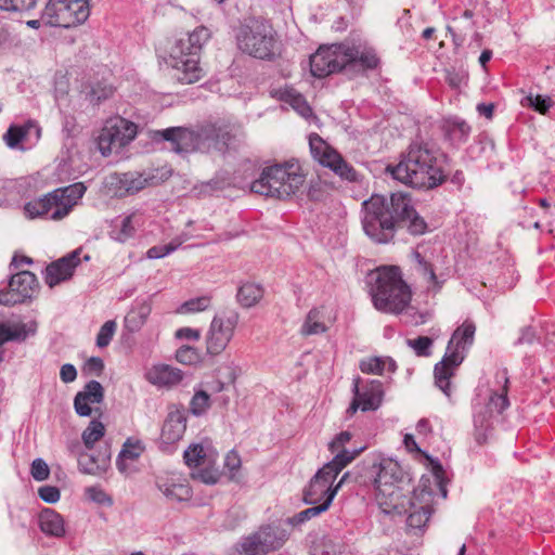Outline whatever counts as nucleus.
I'll use <instances>...</instances> for the list:
<instances>
[{
    "instance_id": "60",
    "label": "nucleus",
    "mask_w": 555,
    "mask_h": 555,
    "mask_svg": "<svg viewBox=\"0 0 555 555\" xmlns=\"http://www.w3.org/2000/svg\"><path fill=\"white\" fill-rule=\"evenodd\" d=\"M114 92V89L112 86H104V87H93L91 90V96L92 100H95L98 102L106 100L109 98Z\"/></svg>"
},
{
    "instance_id": "31",
    "label": "nucleus",
    "mask_w": 555,
    "mask_h": 555,
    "mask_svg": "<svg viewBox=\"0 0 555 555\" xmlns=\"http://www.w3.org/2000/svg\"><path fill=\"white\" fill-rule=\"evenodd\" d=\"M31 131L35 132L37 138L40 137V127L34 120H28L22 126L12 125L4 133L3 139L9 147L15 149L21 142L30 135Z\"/></svg>"
},
{
    "instance_id": "35",
    "label": "nucleus",
    "mask_w": 555,
    "mask_h": 555,
    "mask_svg": "<svg viewBox=\"0 0 555 555\" xmlns=\"http://www.w3.org/2000/svg\"><path fill=\"white\" fill-rule=\"evenodd\" d=\"M159 491L170 501H188L192 498V489L188 483L175 480L157 482Z\"/></svg>"
},
{
    "instance_id": "50",
    "label": "nucleus",
    "mask_w": 555,
    "mask_h": 555,
    "mask_svg": "<svg viewBox=\"0 0 555 555\" xmlns=\"http://www.w3.org/2000/svg\"><path fill=\"white\" fill-rule=\"evenodd\" d=\"M433 343L434 340L427 336H418L406 340V345L414 350L417 357H429Z\"/></svg>"
},
{
    "instance_id": "48",
    "label": "nucleus",
    "mask_w": 555,
    "mask_h": 555,
    "mask_svg": "<svg viewBox=\"0 0 555 555\" xmlns=\"http://www.w3.org/2000/svg\"><path fill=\"white\" fill-rule=\"evenodd\" d=\"M210 408V397L204 390L195 391L190 402V411L193 415L199 416Z\"/></svg>"
},
{
    "instance_id": "51",
    "label": "nucleus",
    "mask_w": 555,
    "mask_h": 555,
    "mask_svg": "<svg viewBox=\"0 0 555 555\" xmlns=\"http://www.w3.org/2000/svg\"><path fill=\"white\" fill-rule=\"evenodd\" d=\"M117 324L115 321L109 320L106 321L100 328L98 336H96V346L99 348H104L109 345L115 331H116Z\"/></svg>"
},
{
    "instance_id": "2",
    "label": "nucleus",
    "mask_w": 555,
    "mask_h": 555,
    "mask_svg": "<svg viewBox=\"0 0 555 555\" xmlns=\"http://www.w3.org/2000/svg\"><path fill=\"white\" fill-rule=\"evenodd\" d=\"M447 157L429 142H412L388 172L397 181L414 189L431 190L447 180Z\"/></svg>"
},
{
    "instance_id": "61",
    "label": "nucleus",
    "mask_w": 555,
    "mask_h": 555,
    "mask_svg": "<svg viewBox=\"0 0 555 555\" xmlns=\"http://www.w3.org/2000/svg\"><path fill=\"white\" fill-rule=\"evenodd\" d=\"M60 377L64 383H72L77 377V370L73 364L66 363L61 366Z\"/></svg>"
},
{
    "instance_id": "42",
    "label": "nucleus",
    "mask_w": 555,
    "mask_h": 555,
    "mask_svg": "<svg viewBox=\"0 0 555 555\" xmlns=\"http://www.w3.org/2000/svg\"><path fill=\"white\" fill-rule=\"evenodd\" d=\"M144 448L142 443L139 440H131L127 439V441L124 443L122 449L118 455L116 465L120 472L126 470V465L124 464L125 460H137L141 453L143 452Z\"/></svg>"
},
{
    "instance_id": "10",
    "label": "nucleus",
    "mask_w": 555,
    "mask_h": 555,
    "mask_svg": "<svg viewBox=\"0 0 555 555\" xmlns=\"http://www.w3.org/2000/svg\"><path fill=\"white\" fill-rule=\"evenodd\" d=\"M291 168L292 166L282 165L264 168L259 179L251 183V192L276 198L291 196L304 183V177L298 172L291 171Z\"/></svg>"
},
{
    "instance_id": "24",
    "label": "nucleus",
    "mask_w": 555,
    "mask_h": 555,
    "mask_svg": "<svg viewBox=\"0 0 555 555\" xmlns=\"http://www.w3.org/2000/svg\"><path fill=\"white\" fill-rule=\"evenodd\" d=\"M281 545L282 542L275 538L270 527L262 529L242 544L246 554L267 553L271 550L279 548Z\"/></svg>"
},
{
    "instance_id": "56",
    "label": "nucleus",
    "mask_w": 555,
    "mask_h": 555,
    "mask_svg": "<svg viewBox=\"0 0 555 555\" xmlns=\"http://www.w3.org/2000/svg\"><path fill=\"white\" fill-rule=\"evenodd\" d=\"M87 498L99 504H112L109 495L98 486L88 487L85 490Z\"/></svg>"
},
{
    "instance_id": "53",
    "label": "nucleus",
    "mask_w": 555,
    "mask_h": 555,
    "mask_svg": "<svg viewBox=\"0 0 555 555\" xmlns=\"http://www.w3.org/2000/svg\"><path fill=\"white\" fill-rule=\"evenodd\" d=\"M176 359L182 364H194L198 362L199 354L197 350L190 346H182L176 352Z\"/></svg>"
},
{
    "instance_id": "62",
    "label": "nucleus",
    "mask_w": 555,
    "mask_h": 555,
    "mask_svg": "<svg viewBox=\"0 0 555 555\" xmlns=\"http://www.w3.org/2000/svg\"><path fill=\"white\" fill-rule=\"evenodd\" d=\"M446 79L450 87L456 89V88L461 87V85L466 79V76L464 73H459L455 70H448Z\"/></svg>"
},
{
    "instance_id": "39",
    "label": "nucleus",
    "mask_w": 555,
    "mask_h": 555,
    "mask_svg": "<svg viewBox=\"0 0 555 555\" xmlns=\"http://www.w3.org/2000/svg\"><path fill=\"white\" fill-rule=\"evenodd\" d=\"M262 296V287L255 283H245L241 285L236 294L237 301L245 308L255 306Z\"/></svg>"
},
{
    "instance_id": "17",
    "label": "nucleus",
    "mask_w": 555,
    "mask_h": 555,
    "mask_svg": "<svg viewBox=\"0 0 555 555\" xmlns=\"http://www.w3.org/2000/svg\"><path fill=\"white\" fill-rule=\"evenodd\" d=\"M37 286V278L30 271L13 274L8 291H0V305L14 306L31 298Z\"/></svg>"
},
{
    "instance_id": "58",
    "label": "nucleus",
    "mask_w": 555,
    "mask_h": 555,
    "mask_svg": "<svg viewBox=\"0 0 555 555\" xmlns=\"http://www.w3.org/2000/svg\"><path fill=\"white\" fill-rule=\"evenodd\" d=\"M104 370V362L99 357H92L90 358L83 367V371L87 374L100 376Z\"/></svg>"
},
{
    "instance_id": "4",
    "label": "nucleus",
    "mask_w": 555,
    "mask_h": 555,
    "mask_svg": "<svg viewBox=\"0 0 555 555\" xmlns=\"http://www.w3.org/2000/svg\"><path fill=\"white\" fill-rule=\"evenodd\" d=\"M370 478L375 488V499L384 512L406 513V504L412 505V496L403 493L401 485L404 472L392 459H382L370 468Z\"/></svg>"
},
{
    "instance_id": "41",
    "label": "nucleus",
    "mask_w": 555,
    "mask_h": 555,
    "mask_svg": "<svg viewBox=\"0 0 555 555\" xmlns=\"http://www.w3.org/2000/svg\"><path fill=\"white\" fill-rule=\"evenodd\" d=\"M493 412L490 411L486 405L481 406L480 410L476 411L474 415V426L476 429V439L479 443L483 442L487 438V431L492 426Z\"/></svg>"
},
{
    "instance_id": "38",
    "label": "nucleus",
    "mask_w": 555,
    "mask_h": 555,
    "mask_svg": "<svg viewBox=\"0 0 555 555\" xmlns=\"http://www.w3.org/2000/svg\"><path fill=\"white\" fill-rule=\"evenodd\" d=\"M133 216H127L124 218H117L112 221V229L109 231V236L120 243L126 242L130 237L133 236L135 229L132 224Z\"/></svg>"
},
{
    "instance_id": "40",
    "label": "nucleus",
    "mask_w": 555,
    "mask_h": 555,
    "mask_svg": "<svg viewBox=\"0 0 555 555\" xmlns=\"http://www.w3.org/2000/svg\"><path fill=\"white\" fill-rule=\"evenodd\" d=\"M332 501L333 492H331L327 500H324L321 504H311V507L295 514L292 518H289L288 522L293 526L301 525L327 511L332 504Z\"/></svg>"
},
{
    "instance_id": "30",
    "label": "nucleus",
    "mask_w": 555,
    "mask_h": 555,
    "mask_svg": "<svg viewBox=\"0 0 555 555\" xmlns=\"http://www.w3.org/2000/svg\"><path fill=\"white\" fill-rule=\"evenodd\" d=\"M309 146L312 157L322 166H330L337 159L338 152L330 146L318 133L309 135Z\"/></svg>"
},
{
    "instance_id": "46",
    "label": "nucleus",
    "mask_w": 555,
    "mask_h": 555,
    "mask_svg": "<svg viewBox=\"0 0 555 555\" xmlns=\"http://www.w3.org/2000/svg\"><path fill=\"white\" fill-rule=\"evenodd\" d=\"M211 304V297L208 295L191 298L183 302L180 308L178 309V312L180 313H196L205 311L209 308Z\"/></svg>"
},
{
    "instance_id": "13",
    "label": "nucleus",
    "mask_w": 555,
    "mask_h": 555,
    "mask_svg": "<svg viewBox=\"0 0 555 555\" xmlns=\"http://www.w3.org/2000/svg\"><path fill=\"white\" fill-rule=\"evenodd\" d=\"M137 135V125L121 117L108 119L98 138V146L103 156H108L113 149H121Z\"/></svg>"
},
{
    "instance_id": "11",
    "label": "nucleus",
    "mask_w": 555,
    "mask_h": 555,
    "mask_svg": "<svg viewBox=\"0 0 555 555\" xmlns=\"http://www.w3.org/2000/svg\"><path fill=\"white\" fill-rule=\"evenodd\" d=\"M236 40L241 51L256 59L272 60L275 55V33L267 23L255 21L242 26Z\"/></svg>"
},
{
    "instance_id": "33",
    "label": "nucleus",
    "mask_w": 555,
    "mask_h": 555,
    "mask_svg": "<svg viewBox=\"0 0 555 555\" xmlns=\"http://www.w3.org/2000/svg\"><path fill=\"white\" fill-rule=\"evenodd\" d=\"M152 306L147 300L137 302L125 317V327L131 332H138L147 321Z\"/></svg>"
},
{
    "instance_id": "28",
    "label": "nucleus",
    "mask_w": 555,
    "mask_h": 555,
    "mask_svg": "<svg viewBox=\"0 0 555 555\" xmlns=\"http://www.w3.org/2000/svg\"><path fill=\"white\" fill-rule=\"evenodd\" d=\"M38 525L40 530L49 537L62 538L66 532L63 517L52 508L41 511Z\"/></svg>"
},
{
    "instance_id": "64",
    "label": "nucleus",
    "mask_w": 555,
    "mask_h": 555,
    "mask_svg": "<svg viewBox=\"0 0 555 555\" xmlns=\"http://www.w3.org/2000/svg\"><path fill=\"white\" fill-rule=\"evenodd\" d=\"M176 336L178 338L198 340L201 332L191 327H181L176 332Z\"/></svg>"
},
{
    "instance_id": "27",
    "label": "nucleus",
    "mask_w": 555,
    "mask_h": 555,
    "mask_svg": "<svg viewBox=\"0 0 555 555\" xmlns=\"http://www.w3.org/2000/svg\"><path fill=\"white\" fill-rule=\"evenodd\" d=\"M217 453L209 444H191L183 453L185 464L191 468H197L216 462Z\"/></svg>"
},
{
    "instance_id": "16",
    "label": "nucleus",
    "mask_w": 555,
    "mask_h": 555,
    "mask_svg": "<svg viewBox=\"0 0 555 555\" xmlns=\"http://www.w3.org/2000/svg\"><path fill=\"white\" fill-rule=\"evenodd\" d=\"M354 398L347 413L354 414L358 409L363 412L377 410L383 401L384 389L382 382L370 379L363 382L360 377L353 379Z\"/></svg>"
},
{
    "instance_id": "34",
    "label": "nucleus",
    "mask_w": 555,
    "mask_h": 555,
    "mask_svg": "<svg viewBox=\"0 0 555 555\" xmlns=\"http://www.w3.org/2000/svg\"><path fill=\"white\" fill-rule=\"evenodd\" d=\"M274 96L289 104L302 117L307 118L312 114L306 99L293 88L278 89L274 91Z\"/></svg>"
},
{
    "instance_id": "43",
    "label": "nucleus",
    "mask_w": 555,
    "mask_h": 555,
    "mask_svg": "<svg viewBox=\"0 0 555 555\" xmlns=\"http://www.w3.org/2000/svg\"><path fill=\"white\" fill-rule=\"evenodd\" d=\"M105 434V427L102 422L92 420L87 428L82 431L81 439L83 446L91 450L95 442L101 440Z\"/></svg>"
},
{
    "instance_id": "22",
    "label": "nucleus",
    "mask_w": 555,
    "mask_h": 555,
    "mask_svg": "<svg viewBox=\"0 0 555 555\" xmlns=\"http://www.w3.org/2000/svg\"><path fill=\"white\" fill-rule=\"evenodd\" d=\"M37 331V323L29 322H12L2 321L0 319V363L4 359V351L2 346L8 341L22 343L26 340L29 335H34Z\"/></svg>"
},
{
    "instance_id": "14",
    "label": "nucleus",
    "mask_w": 555,
    "mask_h": 555,
    "mask_svg": "<svg viewBox=\"0 0 555 555\" xmlns=\"http://www.w3.org/2000/svg\"><path fill=\"white\" fill-rule=\"evenodd\" d=\"M238 313L228 311L216 314L206 335V350L211 356L220 354L234 335Z\"/></svg>"
},
{
    "instance_id": "57",
    "label": "nucleus",
    "mask_w": 555,
    "mask_h": 555,
    "mask_svg": "<svg viewBox=\"0 0 555 555\" xmlns=\"http://www.w3.org/2000/svg\"><path fill=\"white\" fill-rule=\"evenodd\" d=\"M39 498L47 503H55L60 500V490L53 486H43L38 490Z\"/></svg>"
},
{
    "instance_id": "45",
    "label": "nucleus",
    "mask_w": 555,
    "mask_h": 555,
    "mask_svg": "<svg viewBox=\"0 0 555 555\" xmlns=\"http://www.w3.org/2000/svg\"><path fill=\"white\" fill-rule=\"evenodd\" d=\"M327 167L331 168L341 179L350 182L358 180V173L354 168L345 162L339 153L337 154V159H334V162H332V164Z\"/></svg>"
},
{
    "instance_id": "6",
    "label": "nucleus",
    "mask_w": 555,
    "mask_h": 555,
    "mask_svg": "<svg viewBox=\"0 0 555 555\" xmlns=\"http://www.w3.org/2000/svg\"><path fill=\"white\" fill-rule=\"evenodd\" d=\"M371 296L378 311L399 314L409 307L412 293L398 267H384L375 273Z\"/></svg>"
},
{
    "instance_id": "29",
    "label": "nucleus",
    "mask_w": 555,
    "mask_h": 555,
    "mask_svg": "<svg viewBox=\"0 0 555 555\" xmlns=\"http://www.w3.org/2000/svg\"><path fill=\"white\" fill-rule=\"evenodd\" d=\"M496 382L498 384H502V386L500 389L493 391L486 406L490 411L495 412L496 414H501L509 405L507 398L509 379L506 369H503L496 373Z\"/></svg>"
},
{
    "instance_id": "44",
    "label": "nucleus",
    "mask_w": 555,
    "mask_h": 555,
    "mask_svg": "<svg viewBox=\"0 0 555 555\" xmlns=\"http://www.w3.org/2000/svg\"><path fill=\"white\" fill-rule=\"evenodd\" d=\"M220 472L218 467L215 466V463L206 464L204 466H199L194 468L191 473V477L195 480H199L206 485H215L220 479Z\"/></svg>"
},
{
    "instance_id": "63",
    "label": "nucleus",
    "mask_w": 555,
    "mask_h": 555,
    "mask_svg": "<svg viewBox=\"0 0 555 555\" xmlns=\"http://www.w3.org/2000/svg\"><path fill=\"white\" fill-rule=\"evenodd\" d=\"M224 466L229 468L230 472H235L241 466V459L237 453L231 451L227 454L224 459Z\"/></svg>"
},
{
    "instance_id": "8",
    "label": "nucleus",
    "mask_w": 555,
    "mask_h": 555,
    "mask_svg": "<svg viewBox=\"0 0 555 555\" xmlns=\"http://www.w3.org/2000/svg\"><path fill=\"white\" fill-rule=\"evenodd\" d=\"M475 332L476 326L472 321H465L459 326L448 343L443 358L435 365V384L447 397L451 396L450 379L464 360L462 351L473 345Z\"/></svg>"
},
{
    "instance_id": "37",
    "label": "nucleus",
    "mask_w": 555,
    "mask_h": 555,
    "mask_svg": "<svg viewBox=\"0 0 555 555\" xmlns=\"http://www.w3.org/2000/svg\"><path fill=\"white\" fill-rule=\"evenodd\" d=\"M406 508L409 509L405 513L408 515L406 524L410 528L421 529L429 520L431 514L429 505H421L417 507L415 502L412 500V505L410 506L409 504H406ZM398 514L401 515L402 513Z\"/></svg>"
},
{
    "instance_id": "59",
    "label": "nucleus",
    "mask_w": 555,
    "mask_h": 555,
    "mask_svg": "<svg viewBox=\"0 0 555 555\" xmlns=\"http://www.w3.org/2000/svg\"><path fill=\"white\" fill-rule=\"evenodd\" d=\"M351 439V434L349 431H341L338 434L335 439L330 443V450L332 453L341 452L343 450H339L341 447L345 446V443L349 442Z\"/></svg>"
},
{
    "instance_id": "49",
    "label": "nucleus",
    "mask_w": 555,
    "mask_h": 555,
    "mask_svg": "<svg viewBox=\"0 0 555 555\" xmlns=\"http://www.w3.org/2000/svg\"><path fill=\"white\" fill-rule=\"evenodd\" d=\"M37 0H0V10L7 12L26 13L33 10Z\"/></svg>"
},
{
    "instance_id": "21",
    "label": "nucleus",
    "mask_w": 555,
    "mask_h": 555,
    "mask_svg": "<svg viewBox=\"0 0 555 555\" xmlns=\"http://www.w3.org/2000/svg\"><path fill=\"white\" fill-rule=\"evenodd\" d=\"M104 400V388L98 380L88 382L82 390L78 391L74 398V409L79 416H90L92 414L91 404L101 403Z\"/></svg>"
},
{
    "instance_id": "19",
    "label": "nucleus",
    "mask_w": 555,
    "mask_h": 555,
    "mask_svg": "<svg viewBox=\"0 0 555 555\" xmlns=\"http://www.w3.org/2000/svg\"><path fill=\"white\" fill-rule=\"evenodd\" d=\"M147 179L140 172H114L106 178L105 185L113 196L125 197L143 190Z\"/></svg>"
},
{
    "instance_id": "36",
    "label": "nucleus",
    "mask_w": 555,
    "mask_h": 555,
    "mask_svg": "<svg viewBox=\"0 0 555 555\" xmlns=\"http://www.w3.org/2000/svg\"><path fill=\"white\" fill-rule=\"evenodd\" d=\"M328 326L324 322V313L320 308L311 309L300 328L304 336L322 334L327 331Z\"/></svg>"
},
{
    "instance_id": "54",
    "label": "nucleus",
    "mask_w": 555,
    "mask_h": 555,
    "mask_svg": "<svg viewBox=\"0 0 555 555\" xmlns=\"http://www.w3.org/2000/svg\"><path fill=\"white\" fill-rule=\"evenodd\" d=\"M360 370L366 374H382L383 369V357H372L360 361Z\"/></svg>"
},
{
    "instance_id": "18",
    "label": "nucleus",
    "mask_w": 555,
    "mask_h": 555,
    "mask_svg": "<svg viewBox=\"0 0 555 555\" xmlns=\"http://www.w3.org/2000/svg\"><path fill=\"white\" fill-rule=\"evenodd\" d=\"M186 429V416L183 409L170 408L162 427L159 448L164 452H171L173 446L182 439Z\"/></svg>"
},
{
    "instance_id": "23",
    "label": "nucleus",
    "mask_w": 555,
    "mask_h": 555,
    "mask_svg": "<svg viewBox=\"0 0 555 555\" xmlns=\"http://www.w3.org/2000/svg\"><path fill=\"white\" fill-rule=\"evenodd\" d=\"M345 52L347 73L375 69L379 64V60L373 50H360L359 48L345 44Z\"/></svg>"
},
{
    "instance_id": "12",
    "label": "nucleus",
    "mask_w": 555,
    "mask_h": 555,
    "mask_svg": "<svg viewBox=\"0 0 555 555\" xmlns=\"http://www.w3.org/2000/svg\"><path fill=\"white\" fill-rule=\"evenodd\" d=\"M89 15V0H49L42 20L46 25L68 28L86 22Z\"/></svg>"
},
{
    "instance_id": "5",
    "label": "nucleus",
    "mask_w": 555,
    "mask_h": 555,
    "mask_svg": "<svg viewBox=\"0 0 555 555\" xmlns=\"http://www.w3.org/2000/svg\"><path fill=\"white\" fill-rule=\"evenodd\" d=\"M210 38V31L204 26L196 27L185 38L175 41L169 51L168 64L175 70V77L181 83H195L204 76L199 66V52Z\"/></svg>"
},
{
    "instance_id": "55",
    "label": "nucleus",
    "mask_w": 555,
    "mask_h": 555,
    "mask_svg": "<svg viewBox=\"0 0 555 555\" xmlns=\"http://www.w3.org/2000/svg\"><path fill=\"white\" fill-rule=\"evenodd\" d=\"M30 475L37 481H43L49 478L50 468L46 461L38 457L35 459L30 466Z\"/></svg>"
},
{
    "instance_id": "32",
    "label": "nucleus",
    "mask_w": 555,
    "mask_h": 555,
    "mask_svg": "<svg viewBox=\"0 0 555 555\" xmlns=\"http://www.w3.org/2000/svg\"><path fill=\"white\" fill-rule=\"evenodd\" d=\"M442 131L444 137L452 144H460L467 140L470 127L467 122L459 117H450L444 119L442 124Z\"/></svg>"
},
{
    "instance_id": "1",
    "label": "nucleus",
    "mask_w": 555,
    "mask_h": 555,
    "mask_svg": "<svg viewBox=\"0 0 555 555\" xmlns=\"http://www.w3.org/2000/svg\"><path fill=\"white\" fill-rule=\"evenodd\" d=\"M362 206L363 230L376 243L390 242L401 224L406 225L412 235H422L427 231L426 221L416 212L406 193H391L389 197L374 194Z\"/></svg>"
},
{
    "instance_id": "20",
    "label": "nucleus",
    "mask_w": 555,
    "mask_h": 555,
    "mask_svg": "<svg viewBox=\"0 0 555 555\" xmlns=\"http://www.w3.org/2000/svg\"><path fill=\"white\" fill-rule=\"evenodd\" d=\"M80 249H76L46 268L44 281L49 287H54L73 276L75 268L80 262Z\"/></svg>"
},
{
    "instance_id": "3",
    "label": "nucleus",
    "mask_w": 555,
    "mask_h": 555,
    "mask_svg": "<svg viewBox=\"0 0 555 555\" xmlns=\"http://www.w3.org/2000/svg\"><path fill=\"white\" fill-rule=\"evenodd\" d=\"M240 134L241 129L237 125L228 120H217L202 125L197 131L182 127L167 128L157 131L155 138L168 141L170 149L179 154L194 151L224 153L234 145Z\"/></svg>"
},
{
    "instance_id": "15",
    "label": "nucleus",
    "mask_w": 555,
    "mask_h": 555,
    "mask_svg": "<svg viewBox=\"0 0 555 555\" xmlns=\"http://www.w3.org/2000/svg\"><path fill=\"white\" fill-rule=\"evenodd\" d=\"M345 44L320 47L310 56V70L312 76L324 78L340 70L346 72Z\"/></svg>"
},
{
    "instance_id": "52",
    "label": "nucleus",
    "mask_w": 555,
    "mask_h": 555,
    "mask_svg": "<svg viewBox=\"0 0 555 555\" xmlns=\"http://www.w3.org/2000/svg\"><path fill=\"white\" fill-rule=\"evenodd\" d=\"M526 101L530 107H533L534 111L539 112L540 114H545L553 105V101L550 96H543L540 94H530L526 98Z\"/></svg>"
},
{
    "instance_id": "25",
    "label": "nucleus",
    "mask_w": 555,
    "mask_h": 555,
    "mask_svg": "<svg viewBox=\"0 0 555 555\" xmlns=\"http://www.w3.org/2000/svg\"><path fill=\"white\" fill-rule=\"evenodd\" d=\"M147 380L158 387H173L183 379V373L181 370L173 367L168 364L154 365L147 372Z\"/></svg>"
},
{
    "instance_id": "26",
    "label": "nucleus",
    "mask_w": 555,
    "mask_h": 555,
    "mask_svg": "<svg viewBox=\"0 0 555 555\" xmlns=\"http://www.w3.org/2000/svg\"><path fill=\"white\" fill-rule=\"evenodd\" d=\"M111 462V453L108 450L100 452L98 455L83 452L78 457L79 470L87 475L100 476L107 470Z\"/></svg>"
},
{
    "instance_id": "9",
    "label": "nucleus",
    "mask_w": 555,
    "mask_h": 555,
    "mask_svg": "<svg viewBox=\"0 0 555 555\" xmlns=\"http://www.w3.org/2000/svg\"><path fill=\"white\" fill-rule=\"evenodd\" d=\"M86 190L81 182L59 188L38 199L26 203L25 212L30 218L49 216L52 220H61L77 205Z\"/></svg>"
},
{
    "instance_id": "47",
    "label": "nucleus",
    "mask_w": 555,
    "mask_h": 555,
    "mask_svg": "<svg viewBox=\"0 0 555 555\" xmlns=\"http://www.w3.org/2000/svg\"><path fill=\"white\" fill-rule=\"evenodd\" d=\"M183 242H184L183 238L175 237L168 244L156 245V246L151 247L147 250L146 256L150 259L163 258V257L173 253L175 250H177L182 245Z\"/></svg>"
},
{
    "instance_id": "7",
    "label": "nucleus",
    "mask_w": 555,
    "mask_h": 555,
    "mask_svg": "<svg viewBox=\"0 0 555 555\" xmlns=\"http://www.w3.org/2000/svg\"><path fill=\"white\" fill-rule=\"evenodd\" d=\"M361 450L362 449L349 451L347 449H343V451L336 454L331 462L320 468L304 491L305 503L321 504L324 500H327L331 492H333L334 499L337 490L348 478L349 473L344 474L335 487H333V482L338 474L357 457Z\"/></svg>"
}]
</instances>
